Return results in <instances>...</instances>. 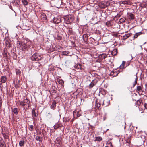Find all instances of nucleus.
<instances>
[{
	"label": "nucleus",
	"mask_w": 147,
	"mask_h": 147,
	"mask_svg": "<svg viewBox=\"0 0 147 147\" xmlns=\"http://www.w3.org/2000/svg\"><path fill=\"white\" fill-rule=\"evenodd\" d=\"M20 2V1L19 0H15L14 2V3L16 6H18Z\"/></svg>",
	"instance_id": "nucleus-22"
},
{
	"label": "nucleus",
	"mask_w": 147,
	"mask_h": 147,
	"mask_svg": "<svg viewBox=\"0 0 147 147\" xmlns=\"http://www.w3.org/2000/svg\"><path fill=\"white\" fill-rule=\"evenodd\" d=\"M57 81L59 84L61 85H63L64 83V82L62 80H60L59 79H57Z\"/></svg>",
	"instance_id": "nucleus-27"
},
{
	"label": "nucleus",
	"mask_w": 147,
	"mask_h": 147,
	"mask_svg": "<svg viewBox=\"0 0 147 147\" xmlns=\"http://www.w3.org/2000/svg\"><path fill=\"white\" fill-rule=\"evenodd\" d=\"M142 34V33L141 32H139L136 33L134 36V39L135 38H137L138 36Z\"/></svg>",
	"instance_id": "nucleus-10"
},
{
	"label": "nucleus",
	"mask_w": 147,
	"mask_h": 147,
	"mask_svg": "<svg viewBox=\"0 0 147 147\" xmlns=\"http://www.w3.org/2000/svg\"><path fill=\"white\" fill-rule=\"evenodd\" d=\"M24 141L21 140L19 142V145L20 146H24Z\"/></svg>",
	"instance_id": "nucleus-24"
},
{
	"label": "nucleus",
	"mask_w": 147,
	"mask_h": 147,
	"mask_svg": "<svg viewBox=\"0 0 147 147\" xmlns=\"http://www.w3.org/2000/svg\"><path fill=\"white\" fill-rule=\"evenodd\" d=\"M54 129H56L59 127V125L58 124H56L54 125Z\"/></svg>",
	"instance_id": "nucleus-29"
},
{
	"label": "nucleus",
	"mask_w": 147,
	"mask_h": 147,
	"mask_svg": "<svg viewBox=\"0 0 147 147\" xmlns=\"http://www.w3.org/2000/svg\"><path fill=\"white\" fill-rule=\"evenodd\" d=\"M144 105L147 111V109L146 108L147 104L145 103ZM141 113L142 114L140 115V116L141 118L143 120L147 121V113L146 112L145 110L143 112H142Z\"/></svg>",
	"instance_id": "nucleus-1"
},
{
	"label": "nucleus",
	"mask_w": 147,
	"mask_h": 147,
	"mask_svg": "<svg viewBox=\"0 0 147 147\" xmlns=\"http://www.w3.org/2000/svg\"><path fill=\"white\" fill-rule=\"evenodd\" d=\"M141 104H142V101L141 100H139L136 102V105H137L140 106Z\"/></svg>",
	"instance_id": "nucleus-13"
},
{
	"label": "nucleus",
	"mask_w": 147,
	"mask_h": 147,
	"mask_svg": "<svg viewBox=\"0 0 147 147\" xmlns=\"http://www.w3.org/2000/svg\"><path fill=\"white\" fill-rule=\"evenodd\" d=\"M23 103H24L23 104L24 107L25 106V105H29L30 104V102L27 99L24 100L23 101Z\"/></svg>",
	"instance_id": "nucleus-4"
},
{
	"label": "nucleus",
	"mask_w": 147,
	"mask_h": 147,
	"mask_svg": "<svg viewBox=\"0 0 147 147\" xmlns=\"http://www.w3.org/2000/svg\"><path fill=\"white\" fill-rule=\"evenodd\" d=\"M74 18L72 16H68V20H69V21L70 22H71L73 21Z\"/></svg>",
	"instance_id": "nucleus-25"
},
{
	"label": "nucleus",
	"mask_w": 147,
	"mask_h": 147,
	"mask_svg": "<svg viewBox=\"0 0 147 147\" xmlns=\"http://www.w3.org/2000/svg\"><path fill=\"white\" fill-rule=\"evenodd\" d=\"M75 68L76 69L78 70L80 69L81 68V66L80 64H79L77 65L75 67Z\"/></svg>",
	"instance_id": "nucleus-28"
},
{
	"label": "nucleus",
	"mask_w": 147,
	"mask_h": 147,
	"mask_svg": "<svg viewBox=\"0 0 147 147\" xmlns=\"http://www.w3.org/2000/svg\"><path fill=\"white\" fill-rule=\"evenodd\" d=\"M84 36H85V37H86V35H84L83 36V37H84Z\"/></svg>",
	"instance_id": "nucleus-42"
},
{
	"label": "nucleus",
	"mask_w": 147,
	"mask_h": 147,
	"mask_svg": "<svg viewBox=\"0 0 147 147\" xmlns=\"http://www.w3.org/2000/svg\"><path fill=\"white\" fill-rule=\"evenodd\" d=\"M16 74H20L21 71L19 70L16 69Z\"/></svg>",
	"instance_id": "nucleus-32"
},
{
	"label": "nucleus",
	"mask_w": 147,
	"mask_h": 147,
	"mask_svg": "<svg viewBox=\"0 0 147 147\" xmlns=\"http://www.w3.org/2000/svg\"><path fill=\"white\" fill-rule=\"evenodd\" d=\"M126 18H123L120 19L119 21L121 22H124L125 21Z\"/></svg>",
	"instance_id": "nucleus-30"
},
{
	"label": "nucleus",
	"mask_w": 147,
	"mask_h": 147,
	"mask_svg": "<svg viewBox=\"0 0 147 147\" xmlns=\"http://www.w3.org/2000/svg\"><path fill=\"white\" fill-rule=\"evenodd\" d=\"M95 84L94 83V80L92 81L89 86V88H91L95 85Z\"/></svg>",
	"instance_id": "nucleus-17"
},
{
	"label": "nucleus",
	"mask_w": 147,
	"mask_h": 147,
	"mask_svg": "<svg viewBox=\"0 0 147 147\" xmlns=\"http://www.w3.org/2000/svg\"><path fill=\"white\" fill-rule=\"evenodd\" d=\"M24 48H25L28 47H30V46L29 45L27 44H24Z\"/></svg>",
	"instance_id": "nucleus-31"
},
{
	"label": "nucleus",
	"mask_w": 147,
	"mask_h": 147,
	"mask_svg": "<svg viewBox=\"0 0 147 147\" xmlns=\"http://www.w3.org/2000/svg\"><path fill=\"white\" fill-rule=\"evenodd\" d=\"M146 88H147V84L146 85Z\"/></svg>",
	"instance_id": "nucleus-47"
},
{
	"label": "nucleus",
	"mask_w": 147,
	"mask_h": 147,
	"mask_svg": "<svg viewBox=\"0 0 147 147\" xmlns=\"http://www.w3.org/2000/svg\"><path fill=\"white\" fill-rule=\"evenodd\" d=\"M100 104L98 101H96L95 106L96 107V108L98 109H99L100 107Z\"/></svg>",
	"instance_id": "nucleus-20"
},
{
	"label": "nucleus",
	"mask_w": 147,
	"mask_h": 147,
	"mask_svg": "<svg viewBox=\"0 0 147 147\" xmlns=\"http://www.w3.org/2000/svg\"><path fill=\"white\" fill-rule=\"evenodd\" d=\"M125 62L124 61H123L122 62V64L120 65L119 67L120 69H123L125 68Z\"/></svg>",
	"instance_id": "nucleus-14"
},
{
	"label": "nucleus",
	"mask_w": 147,
	"mask_h": 147,
	"mask_svg": "<svg viewBox=\"0 0 147 147\" xmlns=\"http://www.w3.org/2000/svg\"><path fill=\"white\" fill-rule=\"evenodd\" d=\"M108 144L109 145H110L111 146H112V144L111 142L108 143Z\"/></svg>",
	"instance_id": "nucleus-39"
},
{
	"label": "nucleus",
	"mask_w": 147,
	"mask_h": 147,
	"mask_svg": "<svg viewBox=\"0 0 147 147\" xmlns=\"http://www.w3.org/2000/svg\"><path fill=\"white\" fill-rule=\"evenodd\" d=\"M41 56L38 53L34 54L31 57V59L34 61H37L41 59Z\"/></svg>",
	"instance_id": "nucleus-2"
},
{
	"label": "nucleus",
	"mask_w": 147,
	"mask_h": 147,
	"mask_svg": "<svg viewBox=\"0 0 147 147\" xmlns=\"http://www.w3.org/2000/svg\"><path fill=\"white\" fill-rule=\"evenodd\" d=\"M18 109L17 108H14L13 109V112L16 115H17L18 113Z\"/></svg>",
	"instance_id": "nucleus-19"
},
{
	"label": "nucleus",
	"mask_w": 147,
	"mask_h": 147,
	"mask_svg": "<svg viewBox=\"0 0 147 147\" xmlns=\"http://www.w3.org/2000/svg\"><path fill=\"white\" fill-rule=\"evenodd\" d=\"M62 54L63 55L68 56H71L72 55V54L70 53V52L68 51H63Z\"/></svg>",
	"instance_id": "nucleus-7"
},
{
	"label": "nucleus",
	"mask_w": 147,
	"mask_h": 147,
	"mask_svg": "<svg viewBox=\"0 0 147 147\" xmlns=\"http://www.w3.org/2000/svg\"><path fill=\"white\" fill-rule=\"evenodd\" d=\"M1 105H2L1 100V98H0V107L1 106Z\"/></svg>",
	"instance_id": "nucleus-38"
},
{
	"label": "nucleus",
	"mask_w": 147,
	"mask_h": 147,
	"mask_svg": "<svg viewBox=\"0 0 147 147\" xmlns=\"http://www.w3.org/2000/svg\"><path fill=\"white\" fill-rule=\"evenodd\" d=\"M56 102L55 100L53 101L52 102V104L51 106V109H54L56 106Z\"/></svg>",
	"instance_id": "nucleus-9"
},
{
	"label": "nucleus",
	"mask_w": 147,
	"mask_h": 147,
	"mask_svg": "<svg viewBox=\"0 0 147 147\" xmlns=\"http://www.w3.org/2000/svg\"><path fill=\"white\" fill-rule=\"evenodd\" d=\"M61 0H59L56 3V6L58 7L61 5Z\"/></svg>",
	"instance_id": "nucleus-23"
},
{
	"label": "nucleus",
	"mask_w": 147,
	"mask_h": 147,
	"mask_svg": "<svg viewBox=\"0 0 147 147\" xmlns=\"http://www.w3.org/2000/svg\"><path fill=\"white\" fill-rule=\"evenodd\" d=\"M3 135L4 137V138H7L8 137V136L5 134H3Z\"/></svg>",
	"instance_id": "nucleus-36"
},
{
	"label": "nucleus",
	"mask_w": 147,
	"mask_h": 147,
	"mask_svg": "<svg viewBox=\"0 0 147 147\" xmlns=\"http://www.w3.org/2000/svg\"><path fill=\"white\" fill-rule=\"evenodd\" d=\"M129 18H130L131 20H133L134 19V15L133 14L131 13H130L129 15Z\"/></svg>",
	"instance_id": "nucleus-26"
},
{
	"label": "nucleus",
	"mask_w": 147,
	"mask_h": 147,
	"mask_svg": "<svg viewBox=\"0 0 147 147\" xmlns=\"http://www.w3.org/2000/svg\"><path fill=\"white\" fill-rule=\"evenodd\" d=\"M143 89L142 86H137L136 88V91L138 92H142Z\"/></svg>",
	"instance_id": "nucleus-5"
},
{
	"label": "nucleus",
	"mask_w": 147,
	"mask_h": 147,
	"mask_svg": "<svg viewBox=\"0 0 147 147\" xmlns=\"http://www.w3.org/2000/svg\"><path fill=\"white\" fill-rule=\"evenodd\" d=\"M127 63H128V65H129V64L130 63V62L129 61H128V62Z\"/></svg>",
	"instance_id": "nucleus-41"
},
{
	"label": "nucleus",
	"mask_w": 147,
	"mask_h": 147,
	"mask_svg": "<svg viewBox=\"0 0 147 147\" xmlns=\"http://www.w3.org/2000/svg\"><path fill=\"white\" fill-rule=\"evenodd\" d=\"M1 80L2 83H5L6 81V77L5 76H2L1 78Z\"/></svg>",
	"instance_id": "nucleus-16"
},
{
	"label": "nucleus",
	"mask_w": 147,
	"mask_h": 147,
	"mask_svg": "<svg viewBox=\"0 0 147 147\" xmlns=\"http://www.w3.org/2000/svg\"><path fill=\"white\" fill-rule=\"evenodd\" d=\"M19 102L20 105H21L22 106L24 107V104H23L24 103H23V101H19Z\"/></svg>",
	"instance_id": "nucleus-34"
},
{
	"label": "nucleus",
	"mask_w": 147,
	"mask_h": 147,
	"mask_svg": "<svg viewBox=\"0 0 147 147\" xmlns=\"http://www.w3.org/2000/svg\"><path fill=\"white\" fill-rule=\"evenodd\" d=\"M107 56V55L106 54H102L101 55L102 57V59H105Z\"/></svg>",
	"instance_id": "nucleus-33"
},
{
	"label": "nucleus",
	"mask_w": 147,
	"mask_h": 147,
	"mask_svg": "<svg viewBox=\"0 0 147 147\" xmlns=\"http://www.w3.org/2000/svg\"><path fill=\"white\" fill-rule=\"evenodd\" d=\"M22 2L25 6L27 5L28 4V2L27 0H22Z\"/></svg>",
	"instance_id": "nucleus-21"
},
{
	"label": "nucleus",
	"mask_w": 147,
	"mask_h": 147,
	"mask_svg": "<svg viewBox=\"0 0 147 147\" xmlns=\"http://www.w3.org/2000/svg\"><path fill=\"white\" fill-rule=\"evenodd\" d=\"M61 39V38H59L58 39H59V40H60Z\"/></svg>",
	"instance_id": "nucleus-45"
},
{
	"label": "nucleus",
	"mask_w": 147,
	"mask_h": 147,
	"mask_svg": "<svg viewBox=\"0 0 147 147\" xmlns=\"http://www.w3.org/2000/svg\"><path fill=\"white\" fill-rule=\"evenodd\" d=\"M35 109L33 108L32 111V113L33 117H36L37 115V114L35 112Z\"/></svg>",
	"instance_id": "nucleus-11"
},
{
	"label": "nucleus",
	"mask_w": 147,
	"mask_h": 147,
	"mask_svg": "<svg viewBox=\"0 0 147 147\" xmlns=\"http://www.w3.org/2000/svg\"><path fill=\"white\" fill-rule=\"evenodd\" d=\"M113 73L115 74H114V76H116L119 73H117V72H115L114 71L113 72Z\"/></svg>",
	"instance_id": "nucleus-37"
},
{
	"label": "nucleus",
	"mask_w": 147,
	"mask_h": 147,
	"mask_svg": "<svg viewBox=\"0 0 147 147\" xmlns=\"http://www.w3.org/2000/svg\"><path fill=\"white\" fill-rule=\"evenodd\" d=\"M102 140V138L100 136H98L95 137V141H100Z\"/></svg>",
	"instance_id": "nucleus-18"
},
{
	"label": "nucleus",
	"mask_w": 147,
	"mask_h": 147,
	"mask_svg": "<svg viewBox=\"0 0 147 147\" xmlns=\"http://www.w3.org/2000/svg\"><path fill=\"white\" fill-rule=\"evenodd\" d=\"M76 113V112H75V111H74V113ZM74 117H75V115H74Z\"/></svg>",
	"instance_id": "nucleus-43"
},
{
	"label": "nucleus",
	"mask_w": 147,
	"mask_h": 147,
	"mask_svg": "<svg viewBox=\"0 0 147 147\" xmlns=\"http://www.w3.org/2000/svg\"><path fill=\"white\" fill-rule=\"evenodd\" d=\"M79 115H77V117H79Z\"/></svg>",
	"instance_id": "nucleus-46"
},
{
	"label": "nucleus",
	"mask_w": 147,
	"mask_h": 147,
	"mask_svg": "<svg viewBox=\"0 0 147 147\" xmlns=\"http://www.w3.org/2000/svg\"><path fill=\"white\" fill-rule=\"evenodd\" d=\"M132 34V33H129L126 34L123 37V40H125L129 37L130 36H131Z\"/></svg>",
	"instance_id": "nucleus-6"
},
{
	"label": "nucleus",
	"mask_w": 147,
	"mask_h": 147,
	"mask_svg": "<svg viewBox=\"0 0 147 147\" xmlns=\"http://www.w3.org/2000/svg\"><path fill=\"white\" fill-rule=\"evenodd\" d=\"M41 19L43 20H46L47 19V16L44 13H41L40 15Z\"/></svg>",
	"instance_id": "nucleus-8"
},
{
	"label": "nucleus",
	"mask_w": 147,
	"mask_h": 147,
	"mask_svg": "<svg viewBox=\"0 0 147 147\" xmlns=\"http://www.w3.org/2000/svg\"><path fill=\"white\" fill-rule=\"evenodd\" d=\"M135 83L133 85L134 87L135 86L136 83H137V80H135Z\"/></svg>",
	"instance_id": "nucleus-40"
},
{
	"label": "nucleus",
	"mask_w": 147,
	"mask_h": 147,
	"mask_svg": "<svg viewBox=\"0 0 147 147\" xmlns=\"http://www.w3.org/2000/svg\"><path fill=\"white\" fill-rule=\"evenodd\" d=\"M30 128L31 129H30V130L31 131H32L33 129H34V127H33V125H30Z\"/></svg>",
	"instance_id": "nucleus-35"
},
{
	"label": "nucleus",
	"mask_w": 147,
	"mask_h": 147,
	"mask_svg": "<svg viewBox=\"0 0 147 147\" xmlns=\"http://www.w3.org/2000/svg\"><path fill=\"white\" fill-rule=\"evenodd\" d=\"M117 49H114L111 52V54L113 56H115L117 55Z\"/></svg>",
	"instance_id": "nucleus-15"
},
{
	"label": "nucleus",
	"mask_w": 147,
	"mask_h": 147,
	"mask_svg": "<svg viewBox=\"0 0 147 147\" xmlns=\"http://www.w3.org/2000/svg\"><path fill=\"white\" fill-rule=\"evenodd\" d=\"M2 145H4V143H3L2 144Z\"/></svg>",
	"instance_id": "nucleus-44"
},
{
	"label": "nucleus",
	"mask_w": 147,
	"mask_h": 147,
	"mask_svg": "<svg viewBox=\"0 0 147 147\" xmlns=\"http://www.w3.org/2000/svg\"><path fill=\"white\" fill-rule=\"evenodd\" d=\"M36 140L39 141L40 142H42L43 140L42 137H40L39 136H37L36 137Z\"/></svg>",
	"instance_id": "nucleus-12"
},
{
	"label": "nucleus",
	"mask_w": 147,
	"mask_h": 147,
	"mask_svg": "<svg viewBox=\"0 0 147 147\" xmlns=\"http://www.w3.org/2000/svg\"><path fill=\"white\" fill-rule=\"evenodd\" d=\"M53 22L56 24H58L61 22V19L59 18H54L53 19Z\"/></svg>",
	"instance_id": "nucleus-3"
}]
</instances>
